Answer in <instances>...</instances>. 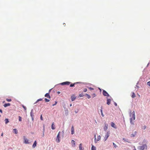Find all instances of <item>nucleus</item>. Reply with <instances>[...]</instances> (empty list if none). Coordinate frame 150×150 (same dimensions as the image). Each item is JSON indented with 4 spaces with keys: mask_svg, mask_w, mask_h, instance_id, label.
Here are the masks:
<instances>
[{
    "mask_svg": "<svg viewBox=\"0 0 150 150\" xmlns=\"http://www.w3.org/2000/svg\"><path fill=\"white\" fill-rule=\"evenodd\" d=\"M147 84L149 86H150V81L148 82L147 83Z\"/></svg>",
    "mask_w": 150,
    "mask_h": 150,
    "instance_id": "obj_37",
    "label": "nucleus"
},
{
    "mask_svg": "<svg viewBox=\"0 0 150 150\" xmlns=\"http://www.w3.org/2000/svg\"><path fill=\"white\" fill-rule=\"evenodd\" d=\"M18 118H19V121H22V119H21V116H19L18 117Z\"/></svg>",
    "mask_w": 150,
    "mask_h": 150,
    "instance_id": "obj_28",
    "label": "nucleus"
},
{
    "mask_svg": "<svg viewBox=\"0 0 150 150\" xmlns=\"http://www.w3.org/2000/svg\"><path fill=\"white\" fill-rule=\"evenodd\" d=\"M3 133H2V134H1V136L2 137L3 136Z\"/></svg>",
    "mask_w": 150,
    "mask_h": 150,
    "instance_id": "obj_46",
    "label": "nucleus"
},
{
    "mask_svg": "<svg viewBox=\"0 0 150 150\" xmlns=\"http://www.w3.org/2000/svg\"><path fill=\"white\" fill-rule=\"evenodd\" d=\"M147 148V146L146 144H144L138 147V150H144L145 149H146Z\"/></svg>",
    "mask_w": 150,
    "mask_h": 150,
    "instance_id": "obj_2",
    "label": "nucleus"
},
{
    "mask_svg": "<svg viewBox=\"0 0 150 150\" xmlns=\"http://www.w3.org/2000/svg\"><path fill=\"white\" fill-rule=\"evenodd\" d=\"M110 133L109 132H108L106 133L104 137V141H105L107 140L108 138L110 136Z\"/></svg>",
    "mask_w": 150,
    "mask_h": 150,
    "instance_id": "obj_4",
    "label": "nucleus"
},
{
    "mask_svg": "<svg viewBox=\"0 0 150 150\" xmlns=\"http://www.w3.org/2000/svg\"><path fill=\"white\" fill-rule=\"evenodd\" d=\"M23 138L24 140V143L25 144H28L29 140L28 139L26 138L24 136L23 137Z\"/></svg>",
    "mask_w": 150,
    "mask_h": 150,
    "instance_id": "obj_5",
    "label": "nucleus"
},
{
    "mask_svg": "<svg viewBox=\"0 0 150 150\" xmlns=\"http://www.w3.org/2000/svg\"><path fill=\"white\" fill-rule=\"evenodd\" d=\"M114 104H115V105L116 106L117 105V104L116 103H114Z\"/></svg>",
    "mask_w": 150,
    "mask_h": 150,
    "instance_id": "obj_45",
    "label": "nucleus"
},
{
    "mask_svg": "<svg viewBox=\"0 0 150 150\" xmlns=\"http://www.w3.org/2000/svg\"><path fill=\"white\" fill-rule=\"evenodd\" d=\"M57 103V101H55V104H53L52 105V106H54L55 105H56Z\"/></svg>",
    "mask_w": 150,
    "mask_h": 150,
    "instance_id": "obj_40",
    "label": "nucleus"
},
{
    "mask_svg": "<svg viewBox=\"0 0 150 150\" xmlns=\"http://www.w3.org/2000/svg\"><path fill=\"white\" fill-rule=\"evenodd\" d=\"M108 124L106 123L105 124V126L104 127L103 129L105 131H106L108 129Z\"/></svg>",
    "mask_w": 150,
    "mask_h": 150,
    "instance_id": "obj_10",
    "label": "nucleus"
},
{
    "mask_svg": "<svg viewBox=\"0 0 150 150\" xmlns=\"http://www.w3.org/2000/svg\"><path fill=\"white\" fill-rule=\"evenodd\" d=\"M93 97V98L96 96V95L95 93H93L92 95Z\"/></svg>",
    "mask_w": 150,
    "mask_h": 150,
    "instance_id": "obj_35",
    "label": "nucleus"
},
{
    "mask_svg": "<svg viewBox=\"0 0 150 150\" xmlns=\"http://www.w3.org/2000/svg\"><path fill=\"white\" fill-rule=\"evenodd\" d=\"M79 148L80 150H83L84 148L82 147V144H80L79 145Z\"/></svg>",
    "mask_w": 150,
    "mask_h": 150,
    "instance_id": "obj_12",
    "label": "nucleus"
},
{
    "mask_svg": "<svg viewBox=\"0 0 150 150\" xmlns=\"http://www.w3.org/2000/svg\"><path fill=\"white\" fill-rule=\"evenodd\" d=\"M135 134H131V137H135V135H136L137 133V132H135Z\"/></svg>",
    "mask_w": 150,
    "mask_h": 150,
    "instance_id": "obj_23",
    "label": "nucleus"
},
{
    "mask_svg": "<svg viewBox=\"0 0 150 150\" xmlns=\"http://www.w3.org/2000/svg\"><path fill=\"white\" fill-rule=\"evenodd\" d=\"M76 98V97L74 94L72 95L71 96V99L72 101L74 100Z\"/></svg>",
    "mask_w": 150,
    "mask_h": 150,
    "instance_id": "obj_8",
    "label": "nucleus"
},
{
    "mask_svg": "<svg viewBox=\"0 0 150 150\" xmlns=\"http://www.w3.org/2000/svg\"><path fill=\"white\" fill-rule=\"evenodd\" d=\"M89 88L90 89V90H93L94 89L92 88H91V87H89Z\"/></svg>",
    "mask_w": 150,
    "mask_h": 150,
    "instance_id": "obj_38",
    "label": "nucleus"
},
{
    "mask_svg": "<svg viewBox=\"0 0 150 150\" xmlns=\"http://www.w3.org/2000/svg\"><path fill=\"white\" fill-rule=\"evenodd\" d=\"M103 94L105 96H109V95L108 93L104 90H103Z\"/></svg>",
    "mask_w": 150,
    "mask_h": 150,
    "instance_id": "obj_6",
    "label": "nucleus"
},
{
    "mask_svg": "<svg viewBox=\"0 0 150 150\" xmlns=\"http://www.w3.org/2000/svg\"><path fill=\"white\" fill-rule=\"evenodd\" d=\"M42 100V98H40L37 100V101L35 102V103H36L38 102L39 101H41Z\"/></svg>",
    "mask_w": 150,
    "mask_h": 150,
    "instance_id": "obj_26",
    "label": "nucleus"
},
{
    "mask_svg": "<svg viewBox=\"0 0 150 150\" xmlns=\"http://www.w3.org/2000/svg\"><path fill=\"white\" fill-rule=\"evenodd\" d=\"M40 119L42 120H43V118L42 117V115H41L40 116Z\"/></svg>",
    "mask_w": 150,
    "mask_h": 150,
    "instance_id": "obj_39",
    "label": "nucleus"
},
{
    "mask_svg": "<svg viewBox=\"0 0 150 150\" xmlns=\"http://www.w3.org/2000/svg\"><path fill=\"white\" fill-rule=\"evenodd\" d=\"M5 123L6 124H7L9 122L8 120V119H5Z\"/></svg>",
    "mask_w": 150,
    "mask_h": 150,
    "instance_id": "obj_20",
    "label": "nucleus"
},
{
    "mask_svg": "<svg viewBox=\"0 0 150 150\" xmlns=\"http://www.w3.org/2000/svg\"><path fill=\"white\" fill-rule=\"evenodd\" d=\"M51 128L52 129H55V127H54V123L53 122Z\"/></svg>",
    "mask_w": 150,
    "mask_h": 150,
    "instance_id": "obj_19",
    "label": "nucleus"
},
{
    "mask_svg": "<svg viewBox=\"0 0 150 150\" xmlns=\"http://www.w3.org/2000/svg\"><path fill=\"white\" fill-rule=\"evenodd\" d=\"M111 100L110 99H108L107 100V104L108 105H109L111 103Z\"/></svg>",
    "mask_w": 150,
    "mask_h": 150,
    "instance_id": "obj_11",
    "label": "nucleus"
},
{
    "mask_svg": "<svg viewBox=\"0 0 150 150\" xmlns=\"http://www.w3.org/2000/svg\"><path fill=\"white\" fill-rule=\"evenodd\" d=\"M10 105V104L9 103H6L5 104L4 106L5 107H6L8 106H9Z\"/></svg>",
    "mask_w": 150,
    "mask_h": 150,
    "instance_id": "obj_17",
    "label": "nucleus"
},
{
    "mask_svg": "<svg viewBox=\"0 0 150 150\" xmlns=\"http://www.w3.org/2000/svg\"><path fill=\"white\" fill-rule=\"evenodd\" d=\"M63 133H64V132H63Z\"/></svg>",
    "mask_w": 150,
    "mask_h": 150,
    "instance_id": "obj_54",
    "label": "nucleus"
},
{
    "mask_svg": "<svg viewBox=\"0 0 150 150\" xmlns=\"http://www.w3.org/2000/svg\"><path fill=\"white\" fill-rule=\"evenodd\" d=\"M60 93V92H58V93H59V94Z\"/></svg>",
    "mask_w": 150,
    "mask_h": 150,
    "instance_id": "obj_48",
    "label": "nucleus"
},
{
    "mask_svg": "<svg viewBox=\"0 0 150 150\" xmlns=\"http://www.w3.org/2000/svg\"><path fill=\"white\" fill-rule=\"evenodd\" d=\"M45 97H47L48 98H50V96L49 94V93H46L45 96Z\"/></svg>",
    "mask_w": 150,
    "mask_h": 150,
    "instance_id": "obj_15",
    "label": "nucleus"
},
{
    "mask_svg": "<svg viewBox=\"0 0 150 150\" xmlns=\"http://www.w3.org/2000/svg\"><path fill=\"white\" fill-rule=\"evenodd\" d=\"M100 111H101V115H102V116L103 117L104 116V115L103 114V113L102 110V109H101Z\"/></svg>",
    "mask_w": 150,
    "mask_h": 150,
    "instance_id": "obj_30",
    "label": "nucleus"
},
{
    "mask_svg": "<svg viewBox=\"0 0 150 150\" xmlns=\"http://www.w3.org/2000/svg\"><path fill=\"white\" fill-rule=\"evenodd\" d=\"M113 145L114 146V147L115 148H116L117 147V145L114 143H113Z\"/></svg>",
    "mask_w": 150,
    "mask_h": 150,
    "instance_id": "obj_36",
    "label": "nucleus"
},
{
    "mask_svg": "<svg viewBox=\"0 0 150 150\" xmlns=\"http://www.w3.org/2000/svg\"><path fill=\"white\" fill-rule=\"evenodd\" d=\"M100 138H101V137L100 135L98 136L97 137V141H99L100 140Z\"/></svg>",
    "mask_w": 150,
    "mask_h": 150,
    "instance_id": "obj_21",
    "label": "nucleus"
},
{
    "mask_svg": "<svg viewBox=\"0 0 150 150\" xmlns=\"http://www.w3.org/2000/svg\"><path fill=\"white\" fill-rule=\"evenodd\" d=\"M71 105H71V104H70V106H71Z\"/></svg>",
    "mask_w": 150,
    "mask_h": 150,
    "instance_id": "obj_52",
    "label": "nucleus"
},
{
    "mask_svg": "<svg viewBox=\"0 0 150 150\" xmlns=\"http://www.w3.org/2000/svg\"><path fill=\"white\" fill-rule=\"evenodd\" d=\"M51 90H50L49 92H50Z\"/></svg>",
    "mask_w": 150,
    "mask_h": 150,
    "instance_id": "obj_53",
    "label": "nucleus"
},
{
    "mask_svg": "<svg viewBox=\"0 0 150 150\" xmlns=\"http://www.w3.org/2000/svg\"><path fill=\"white\" fill-rule=\"evenodd\" d=\"M123 140H124L125 141H126V140L125 139V138H123Z\"/></svg>",
    "mask_w": 150,
    "mask_h": 150,
    "instance_id": "obj_47",
    "label": "nucleus"
},
{
    "mask_svg": "<svg viewBox=\"0 0 150 150\" xmlns=\"http://www.w3.org/2000/svg\"><path fill=\"white\" fill-rule=\"evenodd\" d=\"M135 96H135V95L134 93V92L132 93V98H134L135 97Z\"/></svg>",
    "mask_w": 150,
    "mask_h": 150,
    "instance_id": "obj_25",
    "label": "nucleus"
},
{
    "mask_svg": "<svg viewBox=\"0 0 150 150\" xmlns=\"http://www.w3.org/2000/svg\"><path fill=\"white\" fill-rule=\"evenodd\" d=\"M36 144H37V141H35L34 142V144L33 145V148H35V146H36Z\"/></svg>",
    "mask_w": 150,
    "mask_h": 150,
    "instance_id": "obj_14",
    "label": "nucleus"
},
{
    "mask_svg": "<svg viewBox=\"0 0 150 150\" xmlns=\"http://www.w3.org/2000/svg\"><path fill=\"white\" fill-rule=\"evenodd\" d=\"M1 115H0V117H1Z\"/></svg>",
    "mask_w": 150,
    "mask_h": 150,
    "instance_id": "obj_55",
    "label": "nucleus"
},
{
    "mask_svg": "<svg viewBox=\"0 0 150 150\" xmlns=\"http://www.w3.org/2000/svg\"><path fill=\"white\" fill-rule=\"evenodd\" d=\"M133 150H136V149L135 148Z\"/></svg>",
    "mask_w": 150,
    "mask_h": 150,
    "instance_id": "obj_50",
    "label": "nucleus"
},
{
    "mask_svg": "<svg viewBox=\"0 0 150 150\" xmlns=\"http://www.w3.org/2000/svg\"><path fill=\"white\" fill-rule=\"evenodd\" d=\"M84 95L82 94H79V96L80 97H83L84 96Z\"/></svg>",
    "mask_w": 150,
    "mask_h": 150,
    "instance_id": "obj_27",
    "label": "nucleus"
},
{
    "mask_svg": "<svg viewBox=\"0 0 150 150\" xmlns=\"http://www.w3.org/2000/svg\"><path fill=\"white\" fill-rule=\"evenodd\" d=\"M91 150H96V147L93 145H92Z\"/></svg>",
    "mask_w": 150,
    "mask_h": 150,
    "instance_id": "obj_16",
    "label": "nucleus"
},
{
    "mask_svg": "<svg viewBox=\"0 0 150 150\" xmlns=\"http://www.w3.org/2000/svg\"><path fill=\"white\" fill-rule=\"evenodd\" d=\"M44 130H43V137H44Z\"/></svg>",
    "mask_w": 150,
    "mask_h": 150,
    "instance_id": "obj_44",
    "label": "nucleus"
},
{
    "mask_svg": "<svg viewBox=\"0 0 150 150\" xmlns=\"http://www.w3.org/2000/svg\"><path fill=\"white\" fill-rule=\"evenodd\" d=\"M85 95L87 96V97L88 99H89L91 98V96H90L88 94H86Z\"/></svg>",
    "mask_w": 150,
    "mask_h": 150,
    "instance_id": "obj_22",
    "label": "nucleus"
},
{
    "mask_svg": "<svg viewBox=\"0 0 150 150\" xmlns=\"http://www.w3.org/2000/svg\"><path fill=\"white\" fill-rule=\"evenodd\" d=\"M22 107L25 110L26 109V107L25 106L23 105H22Z\"/></svg>",
    "mask_w": 150,
    "mask_h": 150,
    "instance_id": "obj_33",
    "label": "nucleus"
},
{
    "mask_svg": "<svg viewBox=\"0 0 150 150\" xmlns=\"http://www.w3.org/2000/svg\"><path fill=\"white\" fill-rule=\"evenodd\" d=\"M111 125L112 127L114 128H115V129L117 128V127H116V126L115 125L113 122H111Z\"/></svg>",
    "mask_w": 150,
    "mask_h": 150,
    "instance_id": "obj_9",
    "label": "nucleus"
},
{
    "mask_svg": "<svg viewBox=\"0 0 150 150\" xmlns=\"http://www.w3.org/2000/svg\"><path fill=\"white\" fill-rule=\"evenodd\" d=\"M75 112L76 113H77V112L75 111Z\"/></svg>",
    "mask_w": 150,
    "mask_h": 150,
    "instance_id": "obj_49",
    "label": "nucleus"
},
{
    "mask_svg": "<svg viewBox=\"0 0 150 150\" xmlns=\"http://www.w3.org/2000/svg\"><path fill=\"white\" fill-rule=\"evenodd\" d=\"M96 135H95V136H94V137H95V142H96V140H95L96 139Z\"/></svg>",
    "mask_w": 150,
    "mask_h": 150,
    "instance_id": "obj_43",
    "label": "nucleus"
},
{
    "mask_svg": "<svg viewBox=\"0 0 150 150\" xmlns=\"http://www.w3.org/2000/svg\"><path fill=\"white\" fill-rule=\"evenodd\" d=\"M71 143H72V144H74L75 145V141L74 140H72V141H71Z\"/></svg>",
    "mask_w": 150,
    "mask_h": 150,
    "instance_id": "obj_31",
    "label": "nucleus"
},
{
    "mask_svg": "<svg viewBox=\"0 0 150 150\" xmlns=\"http://www.w3.org/2000/svg\"><path fill=\"white\" fill-rule=\"evenodd\" d=\"M6 100L8 102H10L11 101V99H6Z\"/></svg>",
    "mask_w": 150,
    "mask_h": 150,
    "instance_id": "obj_32",
    "label": "nucleus"
},
{
    "mask_svg": "<svg viewBox=\"0 0 150 150\" xmlns=\"http://www.w3.org/2000/svg\"><path fill=\"white\" fill-rule=\"evenodd\" d=\"M63 24L64 25V26H65V23H64Z\"/></svg>",
    "mask_w": 150,
    "mask_h": 150,
    "instance_id": "obj_51",
    "label": "nucleus"
},
{
    "mask_svg": "<svg viewBox=\"0 0 150 150\" xmlns=\"http://www.w3.org/2000/svg\"><path fill=\"white\" fill-rule=\"evenodd\" d=\"M60 133H61L60 132H59L57 134V138L56 139V141L58 143H59L60 141V138H61Z\"/></svg>",
    "mask_w": 150,
    "mask_h": 150,
    "instance_id": "obj_3",
    "label": "nucleus"
},
{
    "mask_svg": "<svg viewBox=\"0 0 150 150\" xmlns=\"http://www.w3.org/2000/svg\"><path fill=\"white\" fill-rule=\"evenodd\" d=\"M74 127L73 126H72L71 127V134H73L74 133Z\"/></svg>",
    "mask_w": 150,
    "mask_h": 150,
    "instance_id": "obj_13",
    "label": "nucleus"
},
{
    "mask_svg": "<svg viewBox=\"0 0 150 150\" xmlns=\"http://www.w3.org/2000/svg\"><path fill=\"white\" fill-rule=\"evenodd\" d=\"M78 82H77V83H74V84H70V87H73L74 86L75 84L76 83H78Z\"/></svg>",
    "mask_w": 150,
    "mask_h": 150,
    "instance_id": "obj_24",
    "label": "nucleus"
},
{
    "mask_svg": "<svg viewBox=\"0 0 150 150\" xmlns=\"http://www.w3.org/2000/svg\"><path fill=\"white\" fill-rule=\"evenodd\" d=\"M130 117H131L130 119V123L131 124L134 125V123L133 121L135 119V112L134 111H133V112L130 114Z\"/></svg>",
    "mask_w": 150,
    "mask_h": 150,
    "instance_id": "obj_1",
    "label": "nucleus"
},
{
    "mask_svg": "<svg viewBox=\"0 0 150 150\" xmlns=\"http://www.w3.org/2000/svg\"><path fill=\"white\" fill-rule=\"evenodd\" d=\"M146 128V126H144L143 127V129H145Z\"/></svg>",
    "mask_w": 150,
    "mask_h": 150,
    "instance_id": "obj_41",
    "label": "nucleus"
},
{
    "mask_svg": "<svg viewBox=\"0 0 150 150\" xmlns=\"http://www.w3.org/2000/svg\"><path fill=\"white\" fill-rule=\"evenodd\" d=\"M70 83V82L69 81H66L62 82L61 83L62 85H69Z\"/></svg>",
    "mask_w": 150,
    "mask_h": 150,
    "instance_id": "obj_7",
    "label": "nucleus"
},
{
    "mask_svg": "<svg viewBox=\"0 0 150 150\" xmlns=\"http://www.w3.org/2000/svg\"><path fill=\"white\" fill-rule=\"evenodd\" d=\"M45 100L46 102H48L50 101V100L47 99L46 98H45Z\"/></svg>",
    "mask_w": 150,
    "mask_h": 150,
    "instance_id": "obj_29",
    "label": "nucleus"
},
{
    "mask_svg": "<svg viewBox=\"0 0 150 150\" xmlns=\"http://www.w3.org/2000/svg\"><path fill=\"white\" fill-rule=\"evenodd\" d=\"M13 132L15 134H17L18 133V130L16 129H13Z\"/></svg>",
    "mask_w": 150,
    "mask_h": 150,
    "instance_id": "obj_18",
    "label": "nucleus"
},
{
    "mask_svg": "<svg viewBox=\"0 0 150 150\" xmlns=\"http://www.w3.org/2000/svg\"><path fill=\"white\" fill-rule=\"evenodd\" d=\"M87 91V89L86 88H84V89H83V91L84 92H86Z\"/></svg>",
    "mask_w": 150,
    "mask_h": 150,
    "instance_id": "obj_34",
    "label": "nucleus"
},
{
    "mask_svg": "<svg viewBox=\"0 0 150 150\" xmlns=\"http://www.w3.org/2000/svg\"><path fill=\"white\" fill-rule=\"evenodd\" d=\"M0 112L1 113H2V110L1 109H0Z\"/></svg>",
    "mask_w": 150,
    "mask_h": 150,
    "instance_id": "obj_42",
    "label": "nucleus"
}]
</instances>
